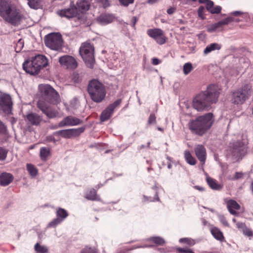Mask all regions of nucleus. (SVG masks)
<instances>
[{"mask_svg":"<svg viewBox=\"0 0 253 253\" xmlns=\"http://www.w3.org/2000/svg\"><path fill=\"white\" fill-rule=\"evenodd\" d=\"M184 158L186 162L190 165H195L197 163L196 159L192 156L189 151L184 152Z\"/></svg>","mask_w":253,"mask_h":253,"instance_id":"obj_30","label":"nucleus"},{"mask_svg":"<svg viewBox=\"0 0 253 253\" xmlns=\"http://www.w3.org/2000/svg\"><path fill=\"white\" fill-rule=\"evenodd\" d=\"M205 11V9L203 6H200L198 9V16L202 20H204L205 19L204 15Z\"/></svg>","mask_w":253,"mask_h":253,"instance_id":"obj_38","label":"nucleus"},{"mask_svg":"<svg viewBox=\"0 0 253 253\" xmlns=\"http://www.w3.org/2000/svg\"><path fill=\"white\" fill-rule=\"evenodd\" d=\"M122 102V99H119L113 103L110 104L101 113L100 120L104 122L108 120L113 114L114 109L118 107Z\"/></svg>","mask_w":253,"mask_h":253,"instance_id":"obj_13","label":"nucleus"},{"mask_svg":"<svg viewBox=\"0 0 253 253\" xmlns=\"http://www.w3.org/2000/svg\"><path fill=\"white\" fill-rule=\"evenodd\" d=\"M27 4L32 9H38L42 8V0H27Z\"/></svg>","mask_w":253,"mask_h":253,"instance_id":"obj_27","label":"nucleus"},{"mask_svg":"<svg viewBox=\"0 0 253 253\" xmlns=\"http://www.w3.org/2000/svg\"><path fill=\"white\" fill-rule=\"evenodd\" d=\"M77 9L81 12L88 10L89 8V4L87 0H78L76 3Z\"/></svg>","mask_w":253,"mask_h":253,"instance_id":"obj_26","label":"nucleus"},{"mask_svg":"<svg viewBox=\"0 0 253 253\" xmlns=\"http://www.w3.org/2000/svg\"><path fill=\"white\" fill-rule=\"evenodd\" d=\"M137 19L136 17H133L132 19H131V22H132V26L133 27H134L135 25L137 22Z\"/></svg>","mask_w":253,"mask_h":253,"instance_id":"obj_55","label":"nucleus"},{"mask_svg":"<svg viewBox=\"0 0 253 253\" xmlns=\"http://www.w3.org/2000/svg\"><path fill=\"white\" fill-rule=\"evenodd\" d=\"M177 250L179 252H182L183 253H194L190 249H184L182 248H178Z\"/></svg>","mask_w":253,"mask_h":253,"instance_id":"obj_48","label":"nucleus"},{"mask_svg":"<svg viewBox=\"0 0 253 253\" xmlns=\"http://www.w3.org/2000/svg\"><path fill=\"white\" fill-rule=\"evenodd\" d=\"M44 43L49 48L54 50H59L63 46L62 36L59 33L49 34L45 37Z\"/></svg>","mask_w":253,"mask_h":253,"instance_id":"obj_9","label":"nucleus"},{"mask_svg":"<svg viewBox=\"0 0 253 253\" xmlns=\"http://www.w3.org/2000/svg\"><path fill=\"white\" fill-rule=\"evenodd\" d=\"M152 63L155 65H157L160 63V61L157 58H153L152 59Z\"/></svg>","mask_w":253,"mask_h":253,"instance_id":"obj_54","label":"nucleus"},{"mask_svg":"<svg viewBox=\"0 0 253 253\" xmlns=\"http://www.w3.org/2000/svg\"><path fill=\"white\" fill-rule=\"evenodd\" d=\"M114 17L112 14L103 13L97 17V21L102 25H106L113 21Z\"/></svg>","mask_w":253,"mask_h":253,"instance_id":"obj_21","label":"nucleus"},{"mask_svg":"<svg viewBox=\"0 0 253 253\" xmlns=\"http://www.w3.org/2000/svg\"><path fill=\"white\" fill-rule=\"evenodd\" d=\"M168 160H169V164L168 165V169H170L171 168V164L170 163V158L169 157H167Z\"/></svg>","mask_w":253,"mask_h":253,"instance_id":"obj_59","label":"nucleus"},{"mask_svg":"<svg viewBox=\"0 0 253 253\" xmlns=\"http://www.w3.org/2000/svg\"><path fill=\"white\" fill-rule=\"evenodd\" d=\"M94 250L90 248L86 247L82 252V253H94Z\"/></svg>","mask_w":253,"mask_h":253,"instance_id":"obj_46","label":"nucleus"},{"mask_svg":"<svg viewBox=\"0 0 253 253\" xmlns=\"http://www.w3.org/2000/svg\"><path fill=\"white\" fill-rule=\"evenodd\" d=\"M80 53L86 66L92 68L95 62L93 46L89 43H84L80 47Z\"/></svg>","mask_w":253,"mask_h":253,"instance_id":"obj_8","label":"nucleus"},{"mask_svg":"<svg viewBox=\"0 0 253 253\" xmlns=\"http://www.w3.org/2000/svg\"><path fill=\"white\" fill-rule=\"evenodd\" d=\"M207 181L209 186L213 190H219L222 188V185L219 184L215 179L211 177H207Z\"/></svg>","mask_w":253,"mask_h":253,"instance_id":"obj_28","label":"nucleus"},{"mask_svg":"<svg viewBox=\"0 0 253 253\" xmlns=\"http://www.w3.org/2000/svg\"><path fill=\"white\" fill-rule=\"evenodd\" d=\"M7 151L4 148L0 147V160H4L6 158Z\"/></svg>","mask_w":253,"mask_h":253,"instance_id":"obj_41","label":"nucleus"},{"mask_svg":"<svg viewBox=\"0 0 253 253\" xmlns=\"http://www.w3.org/2000/svg\"><path fill=\"white\" fill-rule=\"evenodd\" d=\"M47 140L49 141H53L54 143L56 142V140L53 136L50 135L47 137Z\"/></svg>","mask_w":253,"mask_h":253,"instance_id":"obj_52","label":"nucleus"},{"mask_svg":"<svg viewBox=\"0 0 253 253\" xmlns=\"http://www.w3.org/2000/svg\"><path fill=\"white\" fill-rule=\"evenodd\" d=\"M75 130L74 129H67L57 131L54 133V135H61L65 138H70L73 136Z\"/></svg>","mask_w":253,"mask_h":253,"instance_id":"obj_25","label":"nucleus"},{"mask_svg":"<svg viewBox=\"0 0 253 253\" xmlns=\"http://www.w3.org/2000/svg\"><path fill=\"white\" fill-rule=\"evenodd\" d=\"M214 121L213 114L208 113L191 120L188 123V127L193 133L202 136L210 129Z\"/></svg>","mask_w":253,"mask_h":253,"instance_id":"obj_3","label":"nucleus"},{"mask_svg":"<svg viewBox=\"0 0 253 253\" xmlns=\"http://www.w3.org/2000/svg\"><path fill=\"white\" fill-rule=\"evenodd\" d=\"M244 233L245 235H247L248 236H250L252 235V232L249 230H247L244 231Z\"/></svg>","mask_w":253,"mask_h":253,"instance_id":"obj_56","label":"nucleus"},{"mask_svg":"<svg viewBox=\"0 0 253 253\" xmlns=\"http://www.w3.org/2000/svg\"><path fill=\"white\" fill-rule=\"evenodd\" d=\"M219 90L217 85H209L206 90L200 92L193 98V107L199 112L209 110L211 108V105L217 101Z\"/></svg>","mask_w":253,"mask_h":253,"instance_id":"obj_2","label":"nucleus"},{"mask_svg":"<svg viewBox=\"0 0 253 253\" xmlns=\"http://www.w3.org/2000/svg\"><path fill=\"white\" fill-rule=\"evenodd\" d=\"M59 62L61 65L65 67L67 69H75L78 66V63L76 59L70 55H64L59 58Z\"/></svg>","mask_w":253,"mask_h":253,"instance_id":"obj_14","label":"nucleus"},{"mask_svg":"<svg viewBox=\"0 0 253 253\" xmlns=\"http://www.w3.org/2000/svg\"><path fill=\"white\" fill-rule=\"evenodd\" d=\"M219 219H220V221L222 223V224L224 226H228V223L227 221L226 220L225 217L224 216H223V215L220 216Z\"/></svg>","mask_w":253,"mask_h":253,"instance_id":"obj_47","label":"nucleus"},{"mask_svg":"<svg viewBox=\"0 0 253 253\" xmlns=\"http://www.w3.org/2000/svg\"><path fill=\"white\" fill-rule=\"evenodd\" d=\"M193 69V67L191 63H186L183 65V71L184 75H187L189 74Z\"/></svg>","mask_w":253,"mask_h":253,"instance_id":"obj_36","label":"nucleus"},{"mask_svg":"<svg viewBox=\"0 0 253 253\" xmlns=\"http://www.w3.org/2000/svg\"><path fill=\"white\" fill-rule=\"evenodd\" d=\"M211 233L213 236L217 240L222 241L223 238V235L220 230L216 227H213L211 229Z\"/></svg>","mask_w":253,"mask_h":253,"instance_id":"obj_31","label":"nucleus"},{"mask_svg":"<svg viewBox=\"0 0 253 253\" xmlns=\"http://www.w3.org/2000/svg\"><path fill=\"white\" fill-rule=\"evenodd\" d=\"M85 198L90 200H99V198L96 195V191L95 189H91L86 195Z\"/></svg>","mask_w":253,"mask_h":253,"instance_id":"obj_33","label":"nucleus"},{"mask_svg":"<svg viewBox=\"0 0 253 253\" xmlns=\"http://www.w3.org/2000/svg\"><path fill=\"white\" fill-rule=\"evenodd\" d=\"M222 8L220 6L217 5L215 7H213L211 10V14H219L221 11Z\"/></svg>","mask_w":253,"mask_h":253,"instance_id":"obj_43","label":"nucleus"},{"mask_svg":"<svg viewBox=\"0 0 253 253\" xmlns=\"http://www.w3.org/2000/svg\"><path fill=\"white\" fill-rule=\"evenodd\" d=\"M156 123V118L154 114H151L148 120L149 125L155 124Z\"/></svg>","mask_w":253,"mask_h":253,"instance_id":"obj_42","label":"nucleus"},{"mask_svg":"<svg viewBox=\"0 0 253 253\" xmlns=\"http://www.w3.org/2000/svg\"><path fill=\"white\" fill-rule=\"evenodd\" d=\"M23 46H24L23 41L21 39H20L16 44V48H18L19 47V49H20Z\"/></svg>","mask_w":253,"mask_h":253,"instance_id":"obj_50","label":"nucleus"},{"mask_svg":"<svg viewBox=\"0 0 253 253\" xmlns=\"http://www.w3.org/2000/svg\"><path fill=\"white\" fill-rule=\"evenodd\" d=\"M151 240H152L156 244L159 245H162L165 243L164 240L159 237H153L151 238Z\"/></svg>","mask_w":253,"mask_h":253,"instance_id":"obj_39","label":"nucleus"},{"mask_svg":"<svg viewBox=\"0 0 253 253\" xmlns=\"http://www.w3.org/2000/svg\"><path fill=\"white\" fill-rule=\"evenodd\" d=\"M12 175L9 173H2L0 176V184L5 186L10 184L13 180Z\"/></svg>","mask_w":253,"mask_h":253,"instance_id":"obj_22","label":"nucleus"},{"mask_svg":"<svg viewBox=\"0 0 253 253\" xmlns=\"http://www.w3.org/2000/svg\"><path fill=\"white\" fill-rule=\"evenodd\" d=\"M87 90L91 99L94 102H101L105 98L106 91L103 84L96 80H92L89 83Z\"/></svg>","mask_w":253,"mask_h":253,"instance_id":"obj_5","label":"nucleus"},{"mask_svg":"<svg viewBox=\"0 0 253 253\" xmlns=\"http://www.w3.org/2000/svg\"><path fill=\"white\" fill-rule=\"evenodd\" d=\"M232 19L230 18H226L216 23L210 24L207 26V31L210 33H213L217 30L219 31L223 26L231 23Z\"/></svg>","mask_w":253,"mask_h":253,"instance_id":"obj_16","label":"nucleus"},{"mask_svg":"<svg viewBox=\"0 0 253 253\" xmlns=\"http://www.w3.org/2000/svg\"><path fill=\"white\" fill-rule=\"evenodd\" d=\"M214 5V3L211 0H209L206 2V9L208 11H209L211 13V11L213 8Z\"/></svg>","mask_w":253,"mask_h":253,"instance_id":"obj_44","label":"nucleus"},{"mask_svg":"<svg viewBox=\"0 0 253 253\" xmlns=\"http://www.w3.org/2000/svg\"><path fill=\"white\" fill-rule=\"evenodd\" d=\"M175 9L173 7H170L167 10V13L169 14H171L174 13Z\"/></svg>","mask_w":253,"mask_h":253,"instance_id":"obj_53","label":"nucleus"},{"mask_svg":"<svg viewBox=\"0 0 253 253\" xmlns=\"http://www.w3.org/2000/svg\"><path fill=\"white\" fill-rule=\"evenodd\" d=\"M242 176V174L241 173L237 172L236 173L235 175V179H238L239 178H241Z\"/></svg>","mask_w":253,"mask_h":253,"instance_id":"obj_57","label":"nucleus"},{"mask_svg":"<svg viewBox=\"0 0 253 253\" xmlns=\"http://www.w3.org/2000/svg\"><path fill=\"white\" fill-rule=\"evenodd\" d=\"M221 47V45L217 43H212L205 48L204 50V53L205 54H208L211 52L215 50H219Z\"/></svg>","mask_w":253,"mask_h":253,"instance_id":"obj_29","label":"nucleus"},{"mask_svg":"<svg viewBox=\"0 0 253 253\" xmlns=\"http://www.w3.org/2000/svg\"><path fill=\"white\" fill-rule=\"evenodd\" d=\"M56 13L61 17L70 19L77 16L78 12L77 8L75 6L74 2L71 1L69 8L58 10Z\"/></svg>","mask_w":253,"mask_h":253,"instance_id":"obj_12","label":"nucleus"},{"mask_svg":"<svg viewBox=\"0 0 253 253\" xmlns=\"http://www.w3.org/2000/svg\"><path fill=\"white\" fill-rule=\"evenodd\" d=\"M0 16L13 25L18 24L22 18L19 10L8 0H0Z\"/></svg>","mask_w":253,"mask_h":253,"instance_id":"obj_4","label":"nucleus"},{"mask_svg":"<svg viewBox=\"0 0 253 253\" xmlns=\"http://www.w3.org/2000/svg\"><path fill=\"white\" fill-rule=\"evenodd\" d=\"M100 2L104 7H107L110 5V2L108 0H100Z\"/></svg>","mask_w":253,"mask_h":253,"instance_id":"obj_49","label":"nucleus"},{"mask_svg":"<svg viewBox=\"0 0 253 253\" xmlns=\"http://www.w3.org/2000/svg\"><path fill=\"white\" fill-rule=\"evenodd\" d=\"M251 95V88L248 85L234 90L231 95V102L236 105L243 104Z\"/></svg>","mask_w":253,"mask_h":253,"instance_id":"obj_7","label":"nucleus"},{"mask_svg":"<svg viewBox=\"0 0 253 253\" xmlns=\"http://www.w3.org/2000/svg\"><path fill=\"white\" fill-rule=\"evenodd\" d=\"M119 1L122 5L124 6H127L129 4L132 3L134 0H119Z\"/></svg>","mask_w":253,"mask_h":253,"instance_id":"obj_45","label":"nucleus"},{"mask_svg":"<svg viewBox=\"0 0 253 253\" xmlns=\"http://www.w3.org/2000/svg\"><path fill=\"white\" fill-rule=\"evenodd\" d=\"M246 145L242 141L230 143L227 150V156L234 162L241 160L247 153Z\"/></svg>","mask_w":253,"mask_h":253,"instance_id":"obj_6","label":"nucleus"},{"mask_svg":"<svg viewBox=\"0 0 253 253\" xmlns=\"http://www.w3.org/2000/svg\"><path fill=\"white\" fill-rule=\"evenodd\" d=\"M50 155V150L46 147H42L40 149V156L42 160L46 161Z\"/></svg>","mask_w":253,"mask_h":253,"instance_id":"obj_32","label":"nucleus"},{"mask_svg":"<svg viewBox=\"0 0 253 253\" xmlns=\"http://www.w3.org/2000/svg\"><path fill=\"white\" fill-rule=\"evenodd\" d=\"M157 129H158L159 130H160V131H162L163 130V128H162L161 127H158L157 128Z\"/></svg>","mask_w":253,"mask_h":253,"instance_id":"obj_63","label":"nucleus"},{"mask_svg":"<svg viewBox=\"0 0 253 253\" xmlns=\"http://www.w3.org/2000/svg\"><path fill=\"white\" fill-rule=\"evenodd\" d=\"M81 123L82 121L77 118L68 116L59 123L58 126L63 127L65 126H76L81 124Z\"/></svg>","mask_w":253,"mask_h":253,"instance_id":"obj_20","label":"nucleus"},{"mask_svg":"<svg viewBox=\"0 0 253 253\" xmlns=\"http://www.w3.org/2000/svg\"><path fill=\"white\" fill-rule=\"evenodd\" d=\"M195 153L201 165H204L207 158L206 149L205 147L203 145H196L195 148Z\"/></svg>","mask_w":253,"mask_h":253,"instance_id":"obj_19","label":"nucleus"},{"mask_svg":"<svg viewBox=\"0 0 253 253\" xmlns=\"http://www.w3.org/2000/svg\"><path fill=\"white\" fill-rule=\"evenodd\" d=\"M39 89L42 98L37 103L38 108L48 118H54L58 116L57 110L54 109L50 104H55L60 100L58 93L48 84H41Z\"/></svg>","mask_w":253,"mask_h":253,"instance_id":"obj_1","label":"nucleus"},{"mask_svg":"<svg viewBox=\"0 0 253 253\" xmlns=\"http://www.w3.org/2000/svg\"><path fill=\"white\" fill-rule=\"evenodd\" d=\"M230 15L234 16H241L246 21H247L249 18V14L247 13L241 11H233L230 13Z\"/></svg>","mask_w":253,"mask_h":253,"instance_id":"obj_34","label":"nucleus"},{"mask_svg":"<svg viewBox=\"0 0 253 253\" xmlns=\"http://www.w3.org/2000/svg\"><path fill=\"white\" fill-rule=\"evenodd\" d=\"M227 18H231V19H232V21H231V23L232 22H236V23H238V22H241V21H243V19H239V18H234V17H232V16H228V17H227Z\"/></svg>","mask_w":253,"mask_h":253,"instance_id":"obj_51","label":"nucleus"},{"mask_svg":"<svg viewBox=\"0 0 253 253\" xmlns=\"http://www.w3.org/2000/svg\"><path fill=\"white\" fill-rule=\"evenodd\" d=\"M242 224V223H238L237 224V225L238 226V227H240V225Z\"/></svg>","mask_w":253,"mask_h":253,"instance_id":"obj_64","label":"nucleus"},{"mask_svg":"<svg viewBox=\"0 0 253 253\" xmlns=\"http://www.w3.org/2000/svg\"><path fill=\"white\" fill-rule=\"evenodd\" d=\"M27 169L30 175L34 177L38 173L37 169L32 165L28 164L27 165Z\"/></svg>","mask_w":253,"mask_h":253,"instance_id":"obj_35","label":"nucleus"},{"mask_svg":"<svg viewBox=\"0 0 253 253\" xmlns=\"http://www.w3.org/2000/svg\"><path fill=\"white\" fill-rule=\"evenodd\" d=\"M56 218L53 219L48 224V227H55L57 225L61 223L68 215L67 211L64 209L59 208L56 211Z\"/></svg>","mask_w":253,"mask_h":253,"instance_id":"obj_15","label":"nucleus"},{"mask_svg":"<svg viewBox=\"0 0 253 253\" xmlns=\"http://www.w3.org/2000/svg\"><path fill=\"white\" fill-rule=\"evenodd\" d=\"M32 60V64L36 65L37 67L41 70L48 65L47 58L43 55L38 54L31 58Z\"/></svg>","mask_w":253,"mask_h":253,"instance_id":"obj_17","label":"nucleus"},{"mask_svg":"<svg viewBox=\"0 0 253 253\" xmlns=\"http://www.w3.org/2000/svg\"><path fill=\"white\" fill-rule=\"evenodd\" d=\"M147 35L153 38L156 42L160 45L166 43L167 38L164 35L163 30L159 28L150 29L147 31Z\"/></svg>","mask_w":253,"mask_h":253,"instance_id":"obj_11","label":"nucleus"},{"mask_svg":"<svg viewBox=\"0 0 253 253\" xmlns=\"http://www.w3.org/2000/svg\"><path fill=\"white\" fill-rule=\"evenodd\" d=\"M194 188L201 191H203L204 190V188L203 187L199 186H195Z\"/></svg>","mask_w":253,"mask_h":253,"instance_id":"obj_58","label":"nucleus"},{"mask_svg":"<svg viewBox=\"0 0 253 253\" xmlns=\"http://www.w3.org/2000/svg\"><path fill=\"white\" fill-rule=\"evenodd\" d=\"M35 249L39 253H47L48 252V249L46 247L42 246L39 243L35 245Z\"/></svg>","mask_w":253,"mask_h":253,"instance_id":"obj_37","label":"nucleus"},{"mask_svg":"<svg viewBox=\"0 0 253 253\" xmlns=\"http://www.w3.org/2000/svg\"><path fill=\"white\" fill-rule=\"evenodd\" d=\"M12 105L11 96L0 91V111L9 114L12 111Z\"/></svg>","mask_w":253,"mask_h":253,"instance_id":"obj_10","label":"nucleus"},{"mask_svg":"<svg viewBox=\"0 0 253 253\" xmlns=\"http://www.w3.org/2000/svg\"><path fill=\"white\" fill-rule=\"evenodd\" d=\"M209 0H199V2L201 3H206Z\"/></svg>","mask_w":253,"mask_h":253,"instance_id":"obj_62","label":"nucleus"},{"mask_svg":"<svg viewBox=\"0 0 253 253\" xmlns=\"http://www.w3.org/2000/svg\"><path fill=\"white\" fill-rule=\"evenodd\" d=\"M227 208L231 214L233 215L237 214V212L235 210L240 209L239 205L234 200H230L227 203Z\"/></svg>","mask_w":253,"mask_h":253,"instance_id":"obj_24","label":"nucleus"},{"mask_svg":"<svg viewBox=\"0 0 253 253\" xmlns=\"http://www.w3.org/2000/svg\"><path fill=\"white\" fill-rule=\"evenodd\" d=\"M159 0H148V3L149 4H153L156 2H157Z\"/></svg>","mask_w":253,"mask_h":253,"instance_id":"obj_61","label":"nucleus"},{"mask_svg":"<svg viewBox=\"0 0 253 253\" xmlns=\"http://www.w3.org/2000/svg\"><path fill=\"white\" fill-rule=\"evenodd\" d=\"M7 130L6 126L0 121V135L7 134Z\"/></svg>","mask_w":253,"mask_h":253,"instance_id":"obj_40","label":"nucleus"},{"mask_svg":"<svg viewBox=\"0 0 253 253\" xmlns=\"http://www.w3.org/2000/svg\"><path fill=\"white\" fill-rule=\"evenodd\" d=\"M32 60L31 58L27 59L23 64V69L28 73L31 75L38 74L40 70L37 67L36 65L32 64Z\"/></svg>","mask_w":253,"mask_h":253,"instance_id":"obj_18","label":"nucleus"},{"mask_svg":"<svg viewBox=\"0 0 253 253\" xmlns=\"http://www.w3.org/2000/svg\"><path fill=\"white\" fill-rule=\"evenodd\" d=\"M189 240L187 239V238H181L179 240V242H181V243H182V242H187L188 243V241Z\"/></svg>","mask_w":253,"mask_h":253,"instance_id":"obj_60","label":"nucleus"},{"mask_svg":"<svg viewBox=\"0 0 253 253\" xmlns=\"http://www.w3.org/2000/svg\"><path fill=\"white\" fill-rule=\"evenodd\" d=\"M27 119L33 125H38L42 120V118L39 115L35 113H30L27 115Z\"/></svg>","mask_w":253,"mask_h":253,"instance_id":"obj_23","label":"nucleus"}]
</instances>
